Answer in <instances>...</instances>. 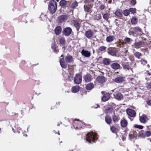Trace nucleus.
<instances>
[{"mask_svg":"<svg viewBox=\"0 0 151 151\" xmlns=\"http://www.w3.org/2000/svg\"><path fill=\"white\" fill-rule=\"evenodd\" d=\"M85 138L86 140L90 143L94 142L98 138L97 134L93 132L87 133Z\"/></svg>","mask_w":151,"mask_h":151,"instance_id":"obj_1","label":"nucleus"},{"mask_svg":"<svg viewBox=\"0 0 151 151\" xmlns=\"http://www.w3.org/2000/svg\"><path fill=\"white\" fill-rule=\"evenodd\" d=\"M57 4L54 0H51L48 5V10L51 14L55 13L57 9Z\"/></svg>","mask_w":151,"mask_h":151,"instance_id":"obj_2","label":"nucleus"},{"mask_svg":"<svg viewBox=\"0 0 151 151\" xmlns=\"http://www.w3.org/2000/svg\"><path fill=\"white\" fill-rule=\"evenodd\" d=\"M142 31L141 28L139 27H137L131 28L129 32V34L130 35L136 34L139 35H142Z\"/></svg>","mask_w":151,"mask_h":151,"instance_id":"obj_3","label":"nucleus"},{"mask_svg":"<svg viewBox=\"0 0 151 151\" xmlns=\"http://www.w3.org/2000/svg\"><path fill=\"white\" fill-rule=\"evenodd\" d=\"M73 125L74 127L77 129H81L84 125L82 122L78 120L74 121L73 122Z\"/></svg>","mask_w":151,"mask_h":151,"instance_id":"obj_4","label":"nucleus"},{"mask_svg":"<svg viewBox=\"0 0 151 151\" xmlns=\"http://www.w3.org/2000/svg\"><path fill=\"white\" fill-rule=\"evenodd\" d=\"M103 96L102 98V100L104 102H105L108 100L111 97L110 94L109 93H106L105 91H102L101 92Z\"/></svg>","mask_w":151,"mask_h":151,"instance_id":"obj_5","label":"nucleus"},{"mask_svg":"<svg viewBox=\"0 0 151 151\" xmlns=\"http://www.w3.org/2000/svg\"><path fill=\"white\" fill-rule=\"evenodd\" d=\"M60 57L61 58L59 60V62L61 66L63 68H66L67 66V64L65 63L64 60L63 55V54H62L61 55Z\"/></svg>","mask_w":151,"mask_h":151,"instance_id":"obj_6","label":"nucleus"},{"mask_svg":"<svg viewBox=\"0 0 151 151\" xmlns=\"http://www.w3.org/2000/svg\"><path fill=\"white\" fill-rule=\"evenodd\" d=\"M72 32V29L70 27L64 28L63 31V34L65 36H69Z\"/></svg>","mask_w":151,"mask_h":151,"instance_id":"obj_7","label":"nucleus"},{"mask_svg":"<svg viewBox=\"0 0 151 151\" xmlns=\"http://www.w3.org/2000/svg\"><path fill=\"white\" fill-rule=\"evenodd\" d=\"M126 112L127 114L128 115L129 118L131 119L130 117H134L136 116V112L131 109H128L126 110Z\"/></svg>","mask_w":151,"mask_h":151,"instance_id":"obj_8","label":"nucleus"},{"mask_svg":"<svg viewBox=\"0 0 151 151\" xmlns=\"http://www.w3.org/2000/svg\"><path fill=\"white\" fill-rule=\"evenodd\" d=\"M147 116L145 114H143L141 116L139 117V120L140 122L142 123L145 124L148 120Z\"/></svg>","mask_w":151,"mask_h":151,"instance_id":"obj_9","label":"nucleus"},{"mask_svg":"<svg viewBox=\"0 0 151 151\" xmlns=\"http://www.w3.org/2000/svg\"><path fill=\"white\" fill-rule=\"evenodd\" d=\"M94 33L92 30L89 29L86 31L85 33V37L88 39H91L93 37Z\"/></svg>","mask_w":151,"mask_h":151,"instance_id":"obj_10","label":"nucleus"},{"mask_svg":"<svg viewBox=\"0 0 151 151\" xmlns=\"http://www.w3.org/2000/svg\"><path fill=\"white\" fill-rule=\"evenodd\" d=\"M82 77L80 74L76 75L74 78V82L76 84L80 83L82 81Z\"/></svg>","mask_w":151,"mask_h":151,"instance_id":"obj_11","label":"nucleus"},{"mask_svg":"<svg viewBox=\"0 0 151 151\" xmlns=\"http://www.w3.org/2000/svg\"><path fill=\"white\" fill-rule=\"evenodd\" d=\"M66 41L65 38L63 37L60 38L59 40V44L60 46H62V49L65 50L66 46H65Z\"/></svg>","mask_w":151,"mask_h":151,"instance_id":"obj_12","label":"nucleus"},{"mask_svg":"<svg viewBox=\"0 0 151 151\" xmlns=\"http://www.w3.org/2000/svg\"><path fill=\"white\" fill-rule=\"evenodd\" d=\"M106 78L103 76H99L96 78V81L99 83L103 84L105 81Z\"/></svg>","mask_w":151,"mask_h":151,"instance_id":"obj_13","label":"nucleus"},{"mask_svg":"<svg viewBox=\"0 0 151 151\" xmlns=\"http://www.w3.org/2000/svg\"><path fill=\"white\" fill-rule=\"evenodd\" d=\"M65 62L66 63H71L73 61V57L69 54H68L65 58Z\"/></svg>","mask_w":151,"mask_h":151,"instance_id":"obj_14","label":"nucleus"},{"mask_svg":"<svg viewBox=\"0 0 151 151\" xmlns=\"http://www.w3.org/2000/svg\"><path fill=\"white\" fill-rule=\"evenodd\" d=\"M114 97L118 100H120L123 98L122 94L119 92H115L114 94Z\"/></svg>","mask_w":151,"mask_h":151,"instance_id":"obj_15","label":"nucleus"},{"mask_svg":"<svg viewBox=\"0 0 151 151\" xmlns=\"http://www.w3.org/2000/svg\"><path fill=\"white\" fill-rule=\"evenodd\" d=\"M58 48V46L55 42L52 44L51 48L53 50L54 52L56 53H58L59 52V50Z\"/></svg>","mask_w":151,"mask_h":151,"instance_id":"obj_16","label":"nucleus"},{"mask_svg":"<svg viewBox=\"0 0 151 151\" xmlns=\"http://www.w3.org/2000/svg\"><path fill=\"white\" fill-rule=\"evenodd\" d=\"M125 77L119 76L116 78L114 80L115 82L118 83H121L125 81Z\"/></svg>","mask_w":151,"mask_h":151,"instance_id":"obj_17","label":"nucleus"},{"mask_svg":"<svg viewBox=\"0 0 151 151\" xmlns=\"http://www.w3.org/2000/svg\"><path fill=\"white\" fill-rule=\"evenodd\" d=\"M83 78L86 82H89L92 80V76L90 74L87 73L84 76Z\"/></svg>","mask_w":151,"mask_h":151,"instance_id":"obj_18","label":"nucleus"},{"mask_svg":"<svg viewBox=\"0 0 151 151\" xmlns=\"http://www.w3.org/2000/svg\"><path fill=\"white\" fill-rule=\"evenodd\" d=\"M94 87V85L92 83H90L87 84L86 86V88L87 91H90Z\"/></svg>","mask_w":151,"mask_h":151,"instance_id":"obj_19","label":"nucleus"},{"mask_svg":"<svg viewBox=\"0 0 151 151\" xmlns=\"http://www.w3.org/2000/svg\"><path fill=\"white\" fill-rule=\"evenodd\" d=\"M114 14L116 16L119 18H121L122 17V11L121 9H118L116 10Z\"/></svg>","mask_w":151,"mask_h":151,"instance_id":"obj_20","label":"nucleus"},{"mask_svg":"<svg viewBox=\"0 0 151 151\" xmlns=\"http://www.w3.org/2000/svg\"><path fill=\"white\" fill-rule=\"evenodd\" d=\"M67 2L69 4L70 3L69 1H67L65 0H61L60 2V5L63 8H66Z\"/></svg>","mask_w":151,"mask_h":151,"instance_id":"obj_21","label":"nucleus"},{"mask_svg":"<svg viewBox=\"0 0 151 151\" xmlns=\"http://www.w3.org/2000/svg\"><path fill=\"white\" fill-rule=\"evenodd\" d=\"M82 55L86 57H88L91 56V53L90 52L83 49L81 52Z\"/></svg>","mask_w":151,"mask_h":151,"instance_id":"obj_22","label":"nucleus"},{"mask_svg":"<svg viewBox=\"0 0 151 151\" xmlns=\"http://www.w3.org/2000/svg\"><path fill=\"white\" fill-rule=\"evenodd\" d=\"M128 123L127 121L125 119L122 120L120 122L121 126L123 128L126 127L128 125Z\"/></svg>","mask_w":151,"mask_h":151,"instance_id":"obj_23","label":"nucleus"},{"mask_svg":"<svg viewBox=\"0 0 151 151\" xmlns=\"http://www.w3.org/2000/svg\"><path fill=\"white\" fill-rule=\"evenodd\" d=\"M122 65L123 66V68L125 70H129L131 69L132 70V69L131 68L130 66H129V63L128 62H126L125 63H123Z\"/></svg>","mask_w":151,"mask_h":151,"instance_id":"obj_24","label":"nucleus"},{"mask_svg":"<svg viewBox=\"0 0 151 151\" xmlns=\"http://www.w3.org/2000/svg\"><path fill=\"white\" fill-rule=\"evenodd\" d=\"M80 89V86L76 85L73 87L71 88L72 92L73 93H76L79 91Z\"/></svg>","mask_w":151,"mask_h":151,"instance_id":"obj_25","label":"nucleus"},{"mask_svg":"<svg viewBox=\"0 0 151 151\" xmlns=\"http://www.w3.org/2000/svg\"><path fill=\"white\" fill-rule=\"evenodd\" d=\"M105 121L108 124L110 125L112 123V119L111 117L109 116L106 115L105 118Z\"/></svg>","mask_w":151,"mask_h":151,"instance_id":"obj_26","label":"nucleus"},{"mask_svg":"<svg viewBox=\"0 0 151 151\" xmlns=\"http://www.w3.org/2000/svg\"><path fill=\"white\" fill-rule=\"evenodd\" d=\"M55 32L56 35H59L61 32L62 28L60 26H58L55 29Z\"/></svg>","mask_w":151,"mask_h":151,"instance_id":"obj_27","label":"nucleus"},{"mask_svg":"<svg viewBox=\"0 0 151 151\" xmlns=\"http://www.w3.org/2000/svg\"><path fill=\"white\" fill-rule=\"evenodd\" d=\"M111 67L113 69L117 70L119 68L120 65L118 63H114L111 64Z\"/></svg>","mask_w":151,"mask_h":151,"instance_id":"obj_28","label":"nucleus"},{"mask_svg":"<svg viewBox=\"0 0 151 151\" xmlns=\"http://www.w3.org/2000/svg\"><path fill=\"white\" fill-rule=\"evenodd\" d=\"M111 62V60L108 58H104L102 61V63L106 65H109Z\"/></svg>","mask_w":151,"mask_h":151,"instance_id":"obj_29","label":"nucleus"},{"mask_svg":"<svg viewBox=\"0 0 151 151\" xmlns=\"http://www.w3.org/2000/svg\"><path fill=\"white\" fill-rule=\"evenodd\" d=\"M92 7L91 5H84V8L85 12H89L91 11Z\"/></svg>","mask_w":151,"mask_h":151,"instance_id":"obj_30","label":"nucleus"},{"mask_svg":"<svg viewBox=\"0 0 151 151\" xmlns=\"http://www.w3.org/2000/svg\"><path fill=\"white\" fill-rule=\"evenodd\" d=\"M142 43V41H139L138 42H135L133 46L136 48H139L141 47V46Z\"/></svg>","mask_w":151,"mask_h":151,"instance_id":"obj_31","label":"nucleus"},{"mask_svg":"<svg viewBox=\"0 0 151 151\" xmlns=\"http://www.w3.org/2000/svg\"><path fill=\"white\" fill-rule=\"evenodd\" d=\"M115 37L114 35H109L106 37V41L108 42H110L113 41Z\"/></svg>","mask_w":151,"mask_h":151,"instance_id":"obj_32","label":"nucleus"},{"mask_svg":"<svg viewBox=\"0 0 151 151\" xmlns=\"http://www.w3.org/2000/svg\"><path fill=\"white\" fill-rule=\"evenodd\" d=\"M113 121L114 123L117 122L120 119V117L119 116L116 115L114 114L112 116Z\"/></svg>","mask_w":151,"mask_h":151,"instance_id":"obj_33","label":"nucleus"},{"mask_svg":"<svg viewBox=\"0 0 151 151\" xmlns=\"http://www.w3.org/2000/svg\"><path fill=\"white\" fill-rule=\"evenodd\" d=\"M73 24H74L75 27L76 28L77 31H78L80 27V24L76 20H73Z\"/></svg>","mask_w":151,"mask_h":151,"instance_id":"obj_34","label":"nucleus"},{"mask_svg":"<svg viewBox=\"0 0 151 151\" xmlns=\"http://www.w3.org/2000/svg\"><path fill=\"white\" fill-rule=\"evenodd\" d=\"M110 130L112 133L117 134L118 132V129L114 126H110Z\"/></svg>","mask_w":151,"mask_h":151,"instance_id":"obj_35","label":"nucleus"},{"mask_svg":"<svg viewBox=\"0 0 151 151\" xmlns=\"http://www.w3.org/2000/svg\"><path fill=\"white\" fill-rule=\"evenodd\" d=\"M137 22L138 19L136 17H134L132 18L131 22L132 24L136 25L137 24Z\"/></svg>","mask_w":151,"mask_h":151,"instance_id":"obj_36","label":"nucleus"},{"mask_svg":"<svg viewBox=\"0 0 151 151\" xmlns=\"http://www.w3.org/2000/svg\"><path fill=\"white\" fill-rule=\"evenodd\" d=\"M124 41L126 45L127 44H130L132 40L129 38L126 37L124 39Z\"/></svg>","mask_w":151,"mask_h":151,"instance_id":"obj_37","label":"nucleus"},{"mask_svg":"<svg viewBox=\"0 0 151 151\" xmlns=\"http://www.w3.org/2000/svg\"><path fill=\"white\" fill-rule=\"evenodd\" d=\"M27 16H20L19 17V19L21 20L20 22H24L26 23L27 22V20L26 19Z\"/></svg>","mask_w":151,"mask_h":151,"instance_id":"obj_38","label":"nucleus"},{"mask_svg":"<svg viewBox=\"0 0 151 151\" xmlns=\"http://www.w3.org/2000/svg\"><path fill=\"white\" fill-rule=\"evenodd\" d=\"M58 19L60 22H63L66 19L67 17L66 15H62L59 17Z\"/></svg>","mask_w":151,"mask_h":151,"instance_id":"obj_39","label":"nucleus"},{"mask_svg":"<svg viewBox=\"0 0 151 151\" xmlns=\"http://www.w3.org/2000/svg\"><path fill=\"white\" fill-rule=\"evenodd\" d=\"M134 55L135 57L138 59H139L140 57L142 55V54L141 53L138 52H134Z\"/></svg>","mask_w":151,"mask_h":151,"instance_id":"obj_40","label":"nucleus"},{"mask_svg":"<svg viewBox=\"0 0 151 151\" xmlns=\"http://www.w3.org/2000/svg\"><path fill=\"white\" fill-rule=\"evenodd\" d=\"M106 48V47L104 46H101L99 47L98 48V50L99 52H105Z\"/></svg>","mask_w":151,"mask_h":151,"instance_id":"obj_41","label":"nucleus"},{"mask_svg":"<svg viewBox=\"0 0 151 151\" xmlns=\"http://www.w3.org/2000/svg\"><path fill=\"white\" fill-rule=\"evenodd\" d=\"M138 135L140 137L143 138L145 137V131L143 130L139 132Z\"/></svg>","mask_w":151,"mask_h":151,"instance_id":"obj_42","label":"nucleus"},{"mask_svg":"<svg viewBox=\"0 0 151 151\" xmlns=\"http://www.w3.org/2000/svg\"><path fill=\"white\" fill-rule=\"evenodd\" d=\"M110 14L108 13H106L103 15V18L107 21L108 20Z\"/></svg>","mask_w":151,"mask_h":151,"instance_id":"obj_43","label":"nucleus"},{"mask_svg":"<svg viewBox=\"0 0 151 151\" xmlns=\"http://www.w3.org/2000/svg\"><path fill=\"white\" fill-rule=\"evenodd\" d=\"M122 14L125 16H127L129 14V11L128 9H125L122 11Z\"/></svg>","mask_w":151,"mask_h":151,"instance_id":"obj_44","label":"nucleus"},{"mask_svg":"<svg viewBox=\"0 0 151 151\" xmlns=\"http://www.w3.org/2000/svg\"><path fill=\"white\" fill-rule=\"evenodd\" d=\"M78 6V3L76 1H75L71 5V8L72 9H74L76 8V7Z\"/></svg>","mask_w":151,"mask_h":151,"instance_id":"obj_45","label":"nucleus"},{"mask_svg":"<svg viewBox=\"0 0 151 151\" xmlns=\"http://www.w3.org/2000/svg\"><path fill=\"white\" fill-rule=\"evenodd\" d=\"M129 13L131 12L132 14H134L136 13V9L135 8H131L129 9Z\"/></svg>","mask_w":151,"mask_h":151,"instance_id":"obj_46","label":"nucleus"},{"mask_svg":"<svg viewBox=\"0 0 151 151\" xmlns=\"http://www.w3.org/2000/svg\"><path fill=\"white\" fill-rule=\"evenodd\" d=\"M113 110V108L112 107H110L107 108L105 109V111L106 113H108L111 112Z\"/></svg>","mask_w":151,"mask_h":151,"instance_id":"obj_47","label":"nucleus"},{"mask_svg":"<svg viewBox=\"0 0 151 151\" xmlns=\"http://www.w3.org/2000/svg\"><path fill=\"white\" fill-rule=\"evenodd\" d=\"M145 136L146 137H149L151 135V132L149 131H145Z\"/></svg>","mask_w":151,"mask_h":151,"instance_id":"obj_48","label":"nucleus"},{"mask_svg":"<svg viewBox=\"0 0 151 151\" xmlns=\"http://www.w3.org/2000/svg\"><path fill=\"white\" fill-rule=\"evenodd\" d=\"M101 18V14H98L96 15L95 16V19L99 20Z\"/></svg>","mask_w":151,"mask_h":151,"instance_id":"obj_49","label":"nucleus"},{"mask_svg":"<svg viewBox=\"0 0 151 151\" xmlns=\"http://www.w3.org/2000/svg\"><path fill=\"white\" fill-rule=\"evenodd\" d=\"M146 87L148 89H150L151 88V83H147L146 84Z\"/></svg>","mask_w":151,"mask_h":151,"instance_id":"obj_50","label":"nucleus"},{"mask_svg":"<svg viewBox=\"0 0 151 151\" xmlns=\"http://www.w3.org/2000/svg\"><path fill=\"white\" fill-rule=\"evenodd\" d=\"M137 3V1L136 0H132L130 2V4L132 6H134Z\"/></svg>","mask_w":151,"mask_h":151,"instance_id":"obj_51","label":"nucleus"},{"mask_svg":"<svg viewBox=\"0 0 151 151\" xmlns=\"http://www.w3.org/2000/svg\"><path fill=\"white\" fill-rule=\"evenodd\" d=\"M120 20H118L117 19H115V22L116 25L119 27V23H120Z\"/></svg>","mask_w":151,"mask_h":151,"instance_id":"obj_52","label":"nucleus"},{"mask_svg":"<svg viewBox=\"0 0 151 151\" xmlns=\"http://www.w3.org/2000/svg\"><path fill=\"white\" fill-rule=\"evenodd\" d=\"M134 127L136 128H138L139 129H142L143 128V126L140 125H135L134 126Z\"/></svg>","mask_w":151,"mask_h":151,"instance_id":"obj_53","label":"nucleus"},{"mask_svg":"<svg viewBox=\"0 0 151 151\" xmlns=\"http://www.w3.org/2000/svg\"><path fill=\"white\" fill-rule=\"evenodd\" d=\"M119 45H120L121 46L123 47H124V46L126 45L125 43H124V41H120L119 42Z\"/></svg>","mask_w":151,"mask_h":151,"instance_id":"obj_54","label":"nucleus"},{"mask_svg":"<svg viewBox=\"0 0 151 151\" xmlns=\"http://www.w3.org/2000/svg\"><path fill=\"white\" fill-rule=\"evenodd\" d=\"M108 53L111 55H114L115 53L114 51L112 50H109Z\"/></svg>","mask_w":151,"mask_h":151,"instance_id":"obj_55","label":"nucleus"},{"mask_svg":"<svg viewBox=\"0 0 151 151\" xmlns=\"http://www.w3.org/2000/svg\"><path fill=\"white\" fill-rule=\"evenodd\" d=\"M105 8V6L104 5H101L99 6V9L102 10H104Z\"/></svg>","mask_w":151,"mask_h":151,"instance_id":"obj_56","label":"nucleus"},{"mask_svg":"<svg viewBox=\"0 0 151 151\" xmlns=\"http://www.w3.org/2000/svg\"><path fill=\"white\" fill-rule=\"evenodd\" d=\"M147 104L148 105L151 104V101H148L147 102Z\"/></svg>","mask_w":151,"mask_h":151,"instance_id":"obj_57","label":"nucleus"},{"mask_svg":"<svg viewBox=\"0 0 151 151\" xmlns=\"http://www.w3.org/2000/svg\"><path fill=\"white\" fill-rule=\"evenodd\" d=\"M122 139L123 141H124L126 139V138L124 136H122Z\"/></svg>","mask_w":151,"mask_h":151,"instance_id":"obj_58","label":"nucleus"},{"mask_svg":"<svg viewBox=\"0 0 151 151\" xmlns=\"http://www.w3.org/2000/svg\"><path fill=\"white\" fill-rule=\"evenodd\" d=\"M147 75L148 76H150L151 75V73L149 72H147Z\"/></svg>","mask_w":151,"mask_h":151,"instance_id":"obj_59","label":"nucleus"},{"mask_svg":"<svg viewBox=\"0 0 151 151\" xmlns=\"http://www.w3.org/2000/svg\"><path fill=\"white\" fill-rule=\"evenodd\" d=\"M142 61L143 62H144L145 63H147V61L146 60H143Z\"/></svg>","mask_w":151,"mask_h":151,"instance_id":"obj_60","label":"nucleus"},{"mask_svg":"<svg viewBox=\"0 0 151 151\" xmlns=\"http://www.w3.org/2000/svg\"><path fill=\"white\" fill-rule=\"evenodd\" d=\"M88 126L89 127V128L91 127V125L90 124H88Z\"/></svg>","mask_w":151,"mask_h":151,"instance_id":"obj_61","label":"nucleus"},{"mask_svg":"<svg viewBox=\"0 0 151 151\" xmlns=\"http://www.w3.org/2000/svg\"><path fill=\"white\" fill-rule=\"evenodd\" d=\"M1 132V129L0 128V134Z\"/></svg>","mask_w":151,"mask_h":151,"instance_id":"obj_62","label":"nucleus"},{"mask_svg":"<svg viewBox=\"0 0 151 151\" xmlns=\"http://www.w3.org/2000/svg\"><path fill=\"white\" fill-rule=\"evenodd\" d=\"M58 134L59 135L60 134L59 133V131H58Z\"/></svg>","mask_w":151,"mask_h":151,"instance_id":"obj_63","label":"nucleus"},{"mask_svg":"<svg viewBox=\"0 0 151 151\" xmlns=\"http://www.w3.org/2000/svg\"><path fill=\"white\" fill-rule=\"evenodd\" d=\"M69 151H73V150H69Z\"/></svg>","mask_w":151,"mask_h":151,"instance_id":"obj_64","label":"nucleus"}]
</instances>
